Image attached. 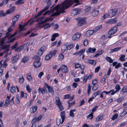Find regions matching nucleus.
<instances>
[{"instance_id": "f257e3e1", "label": "nucleus", "mask_w": 127, "mask_h": 127, "mask_svg": "<svg viewBox=\"0 0 127 127\" xmlns=\"http://www.w3.org/2000/svg\"><path fill=\"white\" fill-rule=\"evenodd\" d=\"M67 5L65 3H63L60 5H56L52 10L45 12L43 15H45L48 14H49L50 12H53L56 11V12L51 14V16L52 17L59 15L60 14L62 13L63 14L65 12L64 10L68 8Z\"/></svg>"}, {"instance_id": "f03ea898", "label": "nucleus", "mask_w": 127, "mask_h": 127, "mask_svg": "<svg viewBox=\"0 0 127 127\" xmlns=\"http://www.w3.org/2000/svg\"><path fill=\"white\" fill-rule=\"evenodd\" d=\"M118 11V9L116 8L112 9L109 10L107 14H105L102 16L101 18L102 20H103L107 17H112L115 16Z\"/></svg>"}, {"instance_id": "7ed1b4c3", "label": "nucleus", "mask_w": 127, "mask_h": 127, "mask_svg": "<svg viewBox=\"0 0 127 127\" xmlns=\"http://www.w3.org/2000/svg\"><path fill=\"white\" fill-rule=\"evenodd\" d=\"M10 95L9 96L7 95V97L5 100V103L3 106L4 108H6L7 107L9 104L11 105H13L14 103V97L11 98L10 100Z\"/></svg>"}, {"instance_id": "20e7f679", "label": "nucleus", "mask_w": 127, "mask_h": 127, "mask_svg": "<svg viewBox=\"0 0 127 127\" xmlns=\"http://www.w3.org/2000/svg\"><path fill=\"white\" fill-rule=\"evenodd\" d=\"M55 103L59 108V111H61L63 110L64 108L62 105V103L60 101V98L58 97H56Z\"/></svg>"}, {"instance_id": "39448f33", "label": "nucleus", "mask_w": 127, "mask_h": 127, "mask_svg": "<svg viewBox=\"0 0 127 127\" xmlns=\"http://www.w3.org/2000/svg\"><path fill=\"white\" fill-rule=\"evenodd\" d=\"M76 19L77 22V25L78 26H81L86 23V21L84 18L79 17L77 19Z\"/></svg>"}, {"instance_id": "423d86ee", "label": "nucleus", "mask_w": 127, "mask_h": 127, "mask_svg": "<svg viewBox=\"0 0 127 127\" xmlns=\"http://www.w3.org/2000/svg\"><path fill=\"white\" fill-rule=\"evenodd\" d=\"M12 30V29L11 28V27H10L7 30V32L5 36V37H8V39H10L11 38L17 34L16 32H15L12 35H10V32Z\"/></svg>"}, {"instance_id": "0eeeda50", "label": "nucleus", "mask_w": 127, "mask_h": 127, "mask_svg": "<svg viewBox=\"0 0 127 127\" xmlns=\"http://www.w3.org/2000/svg\"><path fill=\"white\" fill-rule=\"evenodd\" d=\"M120 88H115V91L113 90H112L108 92L104 91L102 92V93H105L107 94L111 93V95H113L115 94L116 92L119 91L120 89Z\"/></svg>"}, {"instance_id": "6e6552de", "label": "nucleus", "mask_w": 127, "mask_h": 127, "mask_svg": "<svg viewBox=\"0 0 127 127\" xmlns=\"http://www.w3.org/2000/svg\"><path fill=\"white\" fill-rule=\"evenodd\" d=\"M46 46L43 45L38 50L37 52V54L39 56H41L42 55L43 53L46 50Z\"/></svg>"}, {"instance_id": "1a4fd4ad", "label": "nucleus", "mask_w": 127, "mask_h": 127, "mask_svg": "<svg viewBox=\"0 0 127 127\" xmlns=\"http://www.w3.org/2000/svg\"><path fill=\"white\" fill-rule=\"evenodd\" d=\"M81 35V34L80 33L78 32L72 36V39L73 40L78 41L79 40Z\"/></svg>"}, {"instance_id": "9d476101", "label": "nucleus", "mask_w": 127, "mask_h": 127, "mask_svg": "<svg viewBox=\"0 0 127 127\" xmlns=\"http://www.w3.org/2000/svg\"><path fill=\"white\" fill-rule=\"evenodd\" d=\"M10 45L9 44L4 45L2 47L1 50L4 49L2 52L4 54L8 52L10 49Z\"/></svg>"}, {"instance_id": "9b49d317", "label": "nucleus", "mask_w": 127, "mask_h": 127, "mask_svg": "<svg viewBox=\"0 0 127 127\" xmlns=\"http://www.w3.org/2000/svg\"><path fill=\"white\" fill-rule=\"evenodd\" d=\"M118 28L116 27H114L111 28L109 31L108 34L111 35L116 32L117 31Z\"/></svg>"}, {"instance_id": "f8f14e48", "label": "nucleus", "mask_w": 127, "mask_h": 127, "mask_svg": "<svg viewBox=\"0 0 127 127\" xmlns=\"http://www.w3.org/2000/svg\"><path fill=\"white\" fill-rule=\"evenodd\" d=\"M19 17V15H16L12 19V20L13 22L12 23V26L14 25L16 22L18 20Z\"/></svg>"}, {"instance_id": "ddd939ff", "label": "nucleus", "mask_w": 127, "mask_h": 127, "mask_svg": "<svg viewBox=\"0 0 127 127\" xmlns=\"http://www.w3.org/2000/svg\"><path fill=\"white\" fill-rule=\"evenodd\" d=\"M61 70L63 73H66L67 71V67L64 65H62L61 67Z\"/></svg>"}, {"instance_id": "4468645a", "label": "nucleus", "mask_w": 127, "mask_h": 127, "mask_svg": "<svg viewBox=\"0 0 127 127\" xmlns=\"http://www.w3.org/2000/svg\"><path fill=\"white\" fill-rule=\"evenodd\" d=\"M33 64L34 66L36 68L38 67L41 65V64L38 61H34Z\"/></svg>"}, {"instance_id": "2eb2a0df", "label": "nucleus", "mask_w": 127, "mask_h": 127, "mask_svg": "<svg viewBox=\"0 0 127 127\" xmlns=\"http://www.w3.org/2000/svg\"><path fill=\"white\" fill-rule=\"evenodd\" d=\"M37 106H33L30 108V111L31 113H34L36 110Z\"/></svg>"}, {"instance_id": "dca6fc26", "label": "nucleus", "mask_w": 127, "mask_h": 127, "mask_svg": "<svg viewBox=\"0 0 127 127\" xmlns=\"http://www.w3.org/2000/svg\"><path fill=\"white\" fill-rule=\"evenodd\" d=\"M15 9V8L14 7H12L10 9L7 10L6 12H5V13H6V15H7L10 13H12L14 11Z\"/></svg>"}, {"instance_id": "f3484780", "label": "nucleus", "mask_w": 127, "mask_h": 127, "mask_svg": "<svg viewBox=\"0 0 127 127\" xmlns=\"http://www.w3.org/2000/svg\"><path fill=\"white\" fill-rule=\"evenodd\" d=\"M27 95L26 93H24V92L23 91H21V94L20 96V98H27Z\"/></svg>"}, {"instance_id": "a211bd4d", "label": "nucleus", "mask_w": 127, "mask_h": 127, "mask_svg": "<svg viewBox=\"0 0 127 127\" xmlns=\"http://www.w3.org/2000/svg\"><path fill=\"white\" fill-rule=\"evenodd\" d=\"M60 116L62 119V123H63L65 118L64 111H63L60 113Z\"/></svg>"}, {"instance_id": "6ab92c4d", "label": "nucleus", "mask_w": 127, "mask_h": 127, "mask_svg": "<svg viewBox=\"0 0 127 127\" xmlns=\"http://www.w3.org/2000/svg\"><path fill=\"white\" fill-rule=\"evenodd\" d=\"M38 91L39 92H41L42 94H45L47 92L45 88H39Z\"/></svg>"}, {"instance_id": "aec40b11", "label": "nucleus", "mask_w": 127, "mask_h": 127, "mask_svg": "<svg viewBox=\"0 0 127 127\" xmlns=\"http://www.w3.org/2000/svg\"><path fill=\"white\" fill-rule=\"evenodd\" d=\"M85 51V50H81L79 52H76L74 53L73 55H76L79 56H80L83 54Z\"/></svg>"}, {"instance_id": "412c9836", "label": "nucleus", "mask_w": 127, "mask_h": 127, "mask_svg": "<svg viewBox=\"0 0 127 127\" xmlns=\"http://www.w3.org/2000/svg\"><path fill=\"white\" fill-rule=\"evenodd\" d=\"M59 36V34L57 33H55L53 34L52 35L51 40L52 41H53L55 39V38Z\"/></svg>"}, {"instance_id": "4be33fe9", "label": "nucleus", "mask_w": 127, "mask_h": 127, "mask_svg": "<svg viewBox=\"0 0 127 127\" xmlns=\"http://www.w3.org/2000/svg\"><path fill=\"white\" fill-rule=\"evenodd\" d=\"M121 47H117L114 49H110V53H113V52H115L116 51H118L120 49H121Z\"/></svg>"}, {"instance_id": "5701e85b", "label": "nucleus", "mask_w": 127, "mask_h": 127, "mask_svg": "<svg viewBox=\"0 0 127 127\" xmlns=\"http://www.w3.org/2000/svg\"><path fill=\"white\" fill-rule=\"evenodd\" d=\"M94 32H95L94 30L88 31L86 32V35L88 36H89L92 34Z\"/></svg>"}, {"instance_id": "b1692460", "label": "nucleus", "mask_w": 127, "mask_h": 127, "mask_svg": "<svg viewBox=\"0 0 127 127\" xmlns=\"http://www.w3.org/2000/svg\"><path fill=\"white\" fill-rule=\"evenodd\" d=\"M25 44H23L20 46L19 47H17L15 49V51H17L18 52H19L25 46Z\"/></svg>"}, {"instance_id": "393cba45", "label": "nucleus", "mask_w": 127, "mask_h": 127, "mask_svg": "<svg viewBox=\"0 0 127 127\" xmlns=\"http://www.w3.org/2000/svg\"><path fill=\"white\" fill-rule=\"evenodd\" d=\"M99 13V11L96 10H94L93 11L92 13V15L93 17H95Z\"/></svg>"}, {"instance_id": "a878e982", "label": "nucleus", "mask_w": 127, "mask_h": 127, "mask_svg": "<svg viewBox=\"0 0 127 127\" xmlns=\"http://www.w3.org/2000/svg\"><path fill=\"white\" fill-rule=\"evenodd\" d=\"M78 9H76L72 10V11L71 12V15L72 16H74L77 14V13Z\"/></svg>"}, {"instance_id": "bb28decb", "label": "nucleus", "mask_w": 127, "mask_h": 127, "mask_svg": "<svg viewBox=\"0 0 127 127\" xmlns=\"http://www.w3.org/2000/svg\"><path fill=\"white\" fill-rule=\"evenodd\" d=\"M65 45V48L67 49V50H70L72 48L73 44V43H71L69 45H68L67 44H66V45Z\"/></svg>"}, {"instance_id": "cd10ccee", "label": "nucleus", "mask_w": 127, "mask_h": 127, "mask_svg": "<svg viewBox=\"0 0 127 127\" xmlns=\"http://www.w3.org/2000/svg\"><path fill=\"white\" fill-rule=\"evenodd\" d=\"M27 80L29 81H30L32 79V77L31 76V74L30 72H29L27 74Z\"/></svg>"}, {"instance_id": "c85d7f7f", "label": "nucleus", "mask_w": 127, "mask_h": 127, "mask_svg": "<svg viewBox=\"0 0 127 127\" xmlns=\"http://www.w3.org/2000/svg\"><path fill=\"white\" fill-rule=\"evenodd\" d=\"M18 57L17 56L13 57L11 59L12 63H14L16 62L18 59Z\"/></svg>"}, {"instance_id": "c756f323", "label": "nucleus", "mask_w": 127, "mask_h": 127, "mask_svg": "<svg viewBox=\"0 0 127 127\" xmlns=\"http://www.w3.org/2000/svg\"><path fill=\"white\" fill-rule=\"evenodd\" d=\"M102 27V25H98L95 27L94 29L95 32H96L98 30L101 29Z\"/></svg>"}, {"instance_id": "7c9ffc66", "label": "nucleus", "mask_w": 127, "mask_h": 127, "mask_svg": "<svg viewBox=\"0 0 127 127\" xmlns=\"http://www.w3.org/2000/svg\"><path fill=\"white\" fill-rule=\"evenodd\" d=\"M19 98L20 96L19 95H17L15 99V101L16 103L18 104H19L20 103V101L19 99Z\"/></svg>"}, {"instance_id": "2f4dec72", "label": "nucleus", "mask_w": 127, "mask_h": 127, "mask_svg": "<svg viewBox=\"0 0 127 127\" xmlns=\"http://www.w3.org/2000/svg\"><path fill=\"white\" fill-rule=\"evenodd\" d=\"M52 57V56L51 54V53H49L48 55L45 56V59L46 60H48L50 59Z\"/></svg>"}, {"instance_id": "473e14b6", "label": "nucleus", "mask_w": 127, "mask_h": 127, "mask_svg": "<svg viewBox=\"0 0 127 127\" xmlns=\"http://www.w3.org/2000/svg\"><path fill=\"white\" fill-rule=\"evenodd\" d=\"M126 56L124 55H121V56L120 57L119 60L121 61H125V59Z\"/></svg>"}, {"instance_id": "72a5a7b5", "label": "nucleus", "mask_w": 127, "mask_h": 127, "mask_svg": "<svg viewBox=\"0 0 127 127\" xmlns=\"http://www.w3.org/2000/svg\"><path fill=\"white\" fill-rule=\"evenodd\" d=\"M24 2V1L21 0H18L15 2V3L16 5H19L23 4Z\"/></svg>"}, {"instance_id": "f704fd0d", "label": "nucleus", "mask_w": 127, "mask_h": 127, "mask_svg": "<svg viewBox=\"0 0 127 127\" xmlns=\"http://www.w3.org/2000/svg\"><path fill=\"white\" fill-rule=\"evenodd\" d=\"M51 26L48 23H47L44 24L42 27H44V29L49 28Z\"/></svg>"}, {"instance_id": "c9c22d12", "label": "nucleus", "mask_w": 127, "mask_h": 127, "mask_svg": "<svg viewBox=\"0 0 127 127\" xmlns=\"http://www.w3.org/2000/svg\"><path fill=\"white\" fill-rule=\"evenodd\" d=\"M76 110L75 109L71 110L69 112V115L71 117H73L74 116L73 112H75Z\"/></svg>"}, {"instance_id": "e433bc0d", "label": "nucleus", "mask_w": 127, "mask_h": 127, "mask_svg": "<svg viewBox=\"0 0 127 127\" xmlns=\"http://www.w3.org/2000/svg\"><path fill=\"white\" fill-rule=\"evenodd\" d=\"M88 62L94 65H95L96 64V62L94 60H89Z\"/></svg>"}, {"instance_id": "4c0bfd02", "label": "nucleus", "mask_w": 127, "mask_h": 127, "mask_svg": "<svg viewBox=\"0 0 127 127\" xmlns=\"http://www.w3.org/2000/svg\"><path fill=\"white\" fill-rule=\"evenodd\" d=\"M96 49L95 48H90L88 49L89 52L91 53H93L95 51Z\"/></svg>"}, {"instance_id": "58836bf2", "label": "nucleus", "mask_w": 127, "mask_h": 127, "mask_svg": "<svg viewBox=\"0 0 127 127\" xmlns=\"http://www.w3.org/2000/svg\"><path fill=\"white\" fill-rule=\"evenodd\" d=\"M127 113V112L126 111H124L120 114V116L119 117V118L121 119L122 117H124Z\"/></svg>"}, {"instance_id": "ea45409f", "label": "nucleus", "mask_w": 127, "mask_h": 127, "mask_svg": "<svg viewBox=\"0 0 127 127\" xmlns=\"http://www.w3.org/2000/svg\"><path fill=\"white\" fill-rule=\"evenodd\" d=\"M101 93V92L100 91H98L96 92H95L93 95L95 97L97 95H99Z\"/></svg>"}, {"instance_id": "a19ab883", "label": "nucleus", "mask_w": 127, "mask_h": 127, "mask_svg": "<svg viewBox=\"0 0 127 127\" xmlns=\"http://www.w3.org/2000/svg\"><path fill=\"white\" fill-rule=\"evenodd\" d=\"M62 123V121H61V119L60 118H57L56 121L57 124L59 126V125L61 123Z\"/></svg>"}, {"instance_id": "79ce46f5", "label": "nucleus", "mask_w": 127, "mask_h": 127, "mask_svg": "<svg viewBox=\"0 0 127 127\" xmlns=\"http://www.w3.org/2000/svg\"><path fill=\"white\" fill-rule=\"evenodd\" d=\"M118 115L117 113H115L111 117V119L112 120H115L118 117Z\"/></svg>"}, {"instance_id": "37998d69", "label": "nucleus", "mask_w": 127, "mask_h": 127, "mask_svg": "<svg viewBox=\"0 0 127 127\" xmlns=\"http://www.w3.org/2000/svg\"><path fill=\"white\" fill-rule=\"evenodd\" d=\"M106 59L110 63H112L113 61L110 57H106Z\"/></svg>"}, {"instance_id": "c03bdc74", "label": "nucleus", "mask_w": 127, "mask_h": 127, "mask_svg": "<svg viewBox=\"0 0 127 127\" xmlns=\"http://www.w3.org/2000/svg\"><path fill=\"white\" fill-rule=\"evenodd\" d=\"M103 118L102 116H99L96 118V121L97 122L101 120Z\"/></svg>"}, {"instance_id": "a18cd8bd", "label": "nucleus", "mask_w": 127, "mask_h": 127, "mask_svg": "<svg viewBox=\"0 0 127 127\" xmlns=\"http://www.w3.org/2000/svg\"><path fill=\"white\" fill-rule=\"evenodd\" d=\"M28 60V57H25L22 59V62L25 63L27 62Z\"/></svg>"}, {"instance_id": "49530a36", "label": "nucleus", "mask_w": 127, "mask_h": 127, "mask_svg": "<svg viewBox=\"0 0 127 127\" xmlns=\"http://www.w3.org/2000/svg\"><path fill=\"white\" fill-rule=\"evenodd\" d=\"M24 79L23 76L19 78V81L20 83H22L24 81Z\"/></svg>"}, {"instance_id": "de8ad7c7", "label": "nucleus", "mask_w": 127, "mask_h": 127, "mask_svg": "<svg viewBox=\"0 0 127 127\" xmlns=\"http://www.w3.org/2000/svg\"><path fill=\"white\" fill-rule=\"evenodd\" d=\"M6 13H4L2 10H0V17H3L6 15Z\"/></svg>"}, {"instance_id": "09e8293b", "label": "nucleus", "mask_w": 127, "mask_h": 127, "mask_svg": "<svg viewBox=\"0 0 127 127\" xmlns=\"http://www.w3.org/2000/svg\"><path fill=\"white\" fill-rule=\"evenodd\" d=\"M51 19V18H47L44 21H41V24H43L45 22L49 21Z\"/></svg>"}, {"instance_id": "8fccbe9b", "label": "nucleus", "mask_w": 127, "mask_h": 127, "mask_svg": "<svg viewBox=\"0 0 127 127\" xmlns=\"http://www.w3.org/2000/svg\"><path fill=\"white\" fill-rule=\"evenodd\" d=\"M64 58V56L62 54H60L59 55L58 59H59L60 60H62Z\"/></svg>"}, {"instance_id": "3c124183", "label": "nucleus", "mask_w": 127, "mask_h": 127, "mask_svg": "<svg viewBox=\"0 0 127 127\" xmlns=\"http://www.w3.org/2000/svg\"><path fill=\"white\" fill-rule=\"evenodd\" d=\"M127 92V88H123V89L121 90V93L123 94Z\"/></svg>"}, {"instance_id": "603ef678", "label": "nucleus", "mask_w": 127, "mask_h": 127, "mask_svg": "<svg viewBox=\"0 0 127 127\" xmlns=\"http://www.w3.org/2000/svg\"><path fill=\"white\" fill-rule=\"evenodd\" d=\"M57 52V50H53L52 52H49V53H51V55H52V56L53 55L54 56H55Z\"/></svg>"}, {"instance_id": "864d4df0", "label": "nucleus", "mask_w": 127, "mask_h": 127, "mask_svg": "<svg viewBox=\"0 0 127 127\" xmlns=\"http://www.w3.org/2000/svg\"><path fill=\"white\" fill-rule=\"evenodd\" d=\"M43 12H44L42 10H41L37 14V15L34 17V18H36L37 17H38Z\"/></svg>"}, {"instance_id": "5fc2aeb1", "label": "nucleus", "mask_w": 127, "mask_h": 127, "mask_svg": "<svg viewBox=\"0 0 127 127\" xmlns=\"http://www.w3.org/2000/svg\"><path fill=\"white\" fill-rule=\"evenodd\" d=\"M74 64L75 66L76 69L78 68H80L81 65L79 63H74Z\"/></svg>"}, {"instance_id": "6e6d98bb", "label": "nucleus", "mask_w": 127, "mask_h": 127, "mask_svg": "<svg viewBox=\"0 0 127 127\" xmlns=\"http://www.w3.org/2000/svg\"><path fill=\"white\" fill-rule=\"evenodd\" d=\"M49 92H50L52 95L54 94L53 90L52 88H47Z\"/></svg>"}, {"instance_id": "4d7b16f0", "label": "nucleus", "mask_w": 127, "mask_h": 127, "mask_svg": "<svg viewBox=\"0 0 127 127\" xmlns=\"http://www.w3.org/2000/svg\"><path fill=\"white\" fill-rule=\"evenodd\" d=\"M83 44L85 46H87L88 44V40L87 39H84L83 41Z\"/></svg>"}, {"instance_id": "13d9d810", "label": "nucleus", "mask_w": 127, "mask_h": 127, "mask_svg": "<svg viewBox=\"0 0 127 127\" xmlns=\"http://www.w3.org/2000/svg\"><path fill=\"white\" fill-rule=\"evenodd\" d=\"M97 82V80L96 79L93 80L92 82V85H93L92 87H94L96 83Z\"/></svg>"}, {"instance_id": "bf43d9fd", "label": "nucleus", "mask_w": 127, "mask_h": 127, "mask_svg": "<svg viewBox=\"0 0 127 127\" xmlns=\"http://www.w3.org/2000/svg\"><path fill=\"white\" fill-rule=\"evenodd\" d=\"M23 26L21 24H19V28L20 29L19 32H20L24 30V28H23Z\"/></svg>"}, {"instance_id": "052dcab7", "label": "nucleus", "mask_w": 127, "mask_h": 127, "mask_svg": "<svg viewBox=\"0 0 127 127\" xmlns=\"http://www.w3.org/2000/svg\"><path fill=\"white\" fill-rule=\"evenodd\" d=\"M5 38L6 37H4V38H3L1 40V41L0 42V45L1 46H2L3 45V44H4V42H5V41H4L5 40Z\"/></svg>"}, {"instance_id": "680f3d73", "label": "nucleus", "mask_w": 127, "mask_h": 127, "mask_svg": "<svg viewBox=\"0 0 127 127\" xmlns=\"http://www.w3.org/2000/svg\"><path fill=\"white\" fill-rule=\"evenodd\" d=\"M122 66V64H121L119 63L117 64L115 66V68L116 69H117L119 67H121Z\"/></svg>"}, {"instance_id": "e2e57ef3", "label": "nucleus", "mask_w": 127, "mask_h": 127, "mask_svg": "<svg viewBox=\"0 0 127 127\" xmlns=\"http://www.w3.org/2000/svg\"><path fill=\"white\" fill-rule=\"evenodd\" d=\"M64 98L68 99L70 97V95L69 94L66 95H64Z\"/></svg>"}, {"instance_id": "0e129e2a", "label": "nucleus", "mask_w": 127, "mask_h": 127, "mask_svg": "<svg viewBox=\"0 0 127 127\" xmlns=\"http://www.w3.org/2000/svg\"><path fill=\"white\" fill-rule=\"evenodd\" d=\"M93 112H91L90 114L87 116V118H89L90 117V119H91L93 118Z\"/></svg>"}, {"instance_id": "69168bd1", "label": "nucleus", "mask_w": 127, "mask_h": 127, "mask_svg": "<svg viewBox=\"0 0 127 127\" xmlns=\"http://www.w3.org/2000/svg\"><path fill=\"white\" fill-rule=\"evenodd\" d=\"M91 9V8L90 7H86L85 9V11L86 12L90 11Z\"/></svg>"}, {"instance_id": "338daca9", "label": "nucleus", "mask_w": 127, "mask_h": 127, "mask_svg": "<svg viewBox=\"0 0 127 127\" xmlns=\"http://www.w3.org/2000/svg\"><path fill=\"white\" fill-rule=\"evenodd\" d=\"M2 66H3V67L4 68H5L7 66V64L6 63V62H5V61H4L3 63V64L1 65Z\"/></svg>"}, {"instance_id": "774afa93", "label": "nucleus", "mask_w": 127, "mask_h": 127, "mask_svg": "<svg viewBox=\"0 0 127 127\" xmlns=\"http://www.w3.org/2000/svg\"><path fill=\"white\" fill-rule=\"evenodd\" d=\"M10 91L11 93H14L15 92V88H11Z\"/></svg>"}]
</instances>
